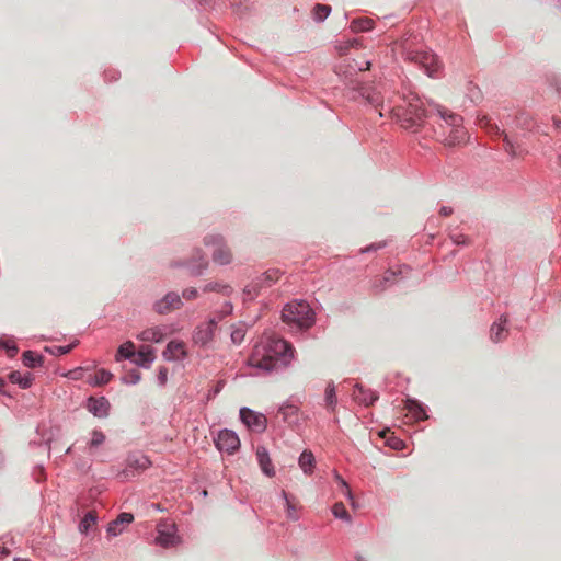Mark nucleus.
<instances>
[{"label": "nucleus", "mask_w": 561, "mask_h": 561, "mask_svg": "<svg viewBox=\"0 0 561 561\" xmlns=\"http://www.w3.org/2000/svg\"><path fill=\"white\" fill-rule=\"evenodd\" d=\"M282 318L288 324H295L298 328H310L314 321V313L307 302L293 301L284 307Z\"/></svg>", "instance_id": "7ed1b4c3"}, {"label": "nucleus", "mask_w": 561, "mask_h": 561, "mask_svg": "<svg viewBox=\"0 0 561 561\" xmlns=\"http://www.w3.org/2000/svg\"><path fill=\"white\" fill-rule=\"evenodd\" d=\"M360 43L357 38H344L342 42L335 44V48L340 55H345L352 48H358Z\"/></svg>", "instance_id": "c85d7f7f"}, {"label": "nucleus", "mask_w": 561, "mask_h": 561, "mask_svg": "<svg viewBox=\"0 0 561 561\" xmlns=\"http://www.w3.org/2000/svg\"><path fill=\"white\" fill-rule=\"evenodd\" d=\"M77 341L70 345H66V346H51V347H45V351L50 353L51 355L54 356H60V355H65V354H68L76 345H77Z\"/></svg>", "instance_id": "e433bc0d"}, {"label": "nucleus", "mask_w": 561, "mask_h": 561, "mask_svg": "<svg viewBox=\"0 0 561 561\" xmlns=\"http://www.w3.org/2000/svg\"><path fill=\"white\" fill-rule=\"evenodd\" d=\"M278 413L283 420L289 424H294L298 421V408L294 404H284L279 408Z\"/></svg>", "instance_id": "4be33fe9"}, {"label": "nucleus", "mask_w": 561, "mask_h": 561, "mask_svg": "<svg viewBox=\"0 0 561 561\" xmlns=\"http://www.w3.org/2000/svg\"><path fill=\"white\" fill-rule=\"evenodd\" d=\"M330 13H331V7L328 4H321V3H317L311 11L312 19L316 22L324 21L329 16Z\"/></svg>", "instance_id": "bb28decb"}, {"label": "nucleus", "mask_w": 561, "mask_h": 561, "mask_svg": "<svg viewBox=\"0 0 561 561\" xmlns=\"http://www.w3.org/2000/svg\"><path fill=\"white\" fill-rule=\"evenodd\" d=\"M347 84L353 89L359 91L360 95L366 99L368 103L374 105L375 107H381L383 110L385 105L380 95V92L377 91L374 87L368 84H363L358 80H350Z\"/></svg>", "instance_id": "6e6552de"}, {"label": "nucleus", "mask_w": 561, "mask_h": 561, "mask_svg": "<svg viewBox=\"0 0 561 561\" xmlns=\"http://www.w3.org/2000/svg\"><path fill=\"white\" fill-rule=\"evenodd\" d=\"M244 336L245 330L243 329V327L233 328V330L231 331V340L234 344H240L244 340Z\"/></svg>", "instance_id": "79ce46f5"}, {"label": "nucleus", "mask_w": 561, "mask_h": 561, "mask_svg": "<svg viewBox=\"0 0 561 561\" xmlns=\"http://www.w3.org/2000/svg\"><path fill=\"white\" fill-rule=\"evenodd\" d=\"M256 458L262 471L268 476L273 477L275 474L274 467L272 465L271 458L265 447H257L256 449Z\"/></svg>", "instance_id": "aec40b11"}, {"label": "nucleus", "mask_w": 561, "mask_h": 561, "mask_svg": "<svg viewBox=\"0 0 561 561\" xmlns=\"http://www.w3.org/2000/svg\"><path fill=\"white\" fill-rule=\"evenodd\" d=\"M505 142H506V151H508L512 156L516 154V151L514 149V146L507 140V137L505 136Z\"/></svg>", "instance_id": "603ef678"}, {"label": "nucleus", "mask_w": 561, "mask_h": 561, "mask_svg": "<svg viewBox=\"0 0 561 561\" xmlns=\"http://www.w3.org/2000/svg\"><path fill=\"white\" fill-rule=\"evenodd\" d=\"M137 360L136 363L139 365H145L153 362L154 352L151 346L144 345L137 352Z\"/></svg>", "instance_id": "a878e982"}, {"label": "nucleus", "mask_w": 561, "mask_h": 561, "mask_svg": "<svg viewBox=\"0 0 561 561\" xmlns=\"http://www.w3.org/2000/svg\"><path fill=\"white\" fill-rule=\"evenodd\" d=\"M204 291H218V293H222L225 295H229L232 289L229 285L227 284H221V283H217V282H211V283H208L205 287H204Z\"/></svg>", "instance_id": "473e14b6"}, {"label": "nucleus", "mask_w": 561, "mask_h": 561, "mask_svg": "<svg viewBox=\"0 0 561 561\" xmlns=\"http://www.w3.org/2000/svg\"><path fill=\"white\" fill-rule=\"evenodd\" d=\"M428 105L445 123L442 127H448L450 129L448 136L445 138V144L447 146L463 144L467 139V131L462 127V117L439 104L430 102Z\"/></svg>", "instance_id": "f03ea898"}, {"label": "nucleus", "mask_w": 561, "mask_h": 561, "mask_svg": "<svg viewBox=\"0 0 561 561\" xmlns=\"http://www.w3.org/2000/svg\"><path fill=\"white\" fill-rule=\"evenodd\" d=\"M325 401L328 405L333 407L336 402L335 389L333 385H329L325 389Z\"/></svg>", "instance_id": "37998d69"}, {"label": "nucleus", "mask_w": 561, "mask_h": 561, "mask_svg": "<svg viewBox=\"0 0 561 561\" xmlns=\"http://www.w3.org/2000/svg\"><path fill=\"white\" fill-rule=\"evenodd\" d=\"M352 398L354 401L364 404V405H370L375 401L378 400V394L370 389H365L360 385H355L354 390L352 392Z\"/></svg>", "instance_id": "4468645a"}, {"label": "nucleus", "mask_w": 561, "mask_h": 561, "mask_svg": "<svg viewBox=\"0 0 561 561\" xmlns=\"http://www.w3.org/2000/svg\"><path fill=\"white\" fill-rule=\"evenodd\" d=\"M134 348H135V346H134L133 342L128 341V342L124 343L118 348V353H117L116 359L118 360L119 356L124 357V358H130L135 354Z\"/></svg>", "instance_id": "4c0bfd02"}, {"label": "nucleus", "mask_w": 561, "mask_h": 561, "mask_svg": "<svg viewBox=\"0 0 561 561\" xmlns=\"http://www.w3.org/2000/svg\"><path fill=\"white\" fill-rule=\"evenodd\" d=\"M451 213H453V209L449 207H446V206L442 207L439 210V214L445 217L451 215Z\"/></svg>", "instance_id": "864d4df0"}, {"label": "nucleus", "mask_w": 561, "mask_h": 561, "mask_svg": "<svg viewBox=\"0 0 561 561\" xmlns=\"http://www.w3.org/2000/svg\"><path fill=\"white\" fill-rule=\"evenodd\" d=\"M299 467L307 474L312 472L314 466V456L310 450H304L299 457Z\"/></svg>", "instance_id": "393cba45"}, {"label": "nucleus", "mask_w": 561, "mask_h": 561, "mask_svg": "<svg viewBox=\"0 0 561 561\" xmlns=\"http://www.w3.org/2000/svg\"><path fill=\"white\" fill-rule=\"evenodd\" d=\"M388 111L398 117H404V121L410 123L408 127L419 124V122L426 115V111L419 105L417 100L415 103L409 102L407 108H403L402 106H398L397 108L388 107Z\"/></svg>", "instance_id": "0eeeda50"}, {"label": "nucleus", "mask_w": 561, "mask_h": 561, "mask_svg": "<svg viewBox=\"0 0 561 561\" xmlns=\"http://www.w3.org/2000/svg\"><path fill=\"white\" fill-rule=\"evenodd\" d=\"M215 444L220 451L233 454L240 447V439L232 431L224 430L219 432Z\"/></svg>", "instance_id": "1a4fd4ad"}, {"label": "nucleus", "mask_w": 561, "mask_h": 561, "mask_svg": "<svg viewBox=\"0 0 561 561\" xmlns=\"http://www.w3.org/2000/svg\"><path fill=\"white\" fill-rule=\"evenodd\" d=\"M105 440V435L101 431H93L92 438L89 443L90 448L99 447Z\"/></svg>", "instance_id": "a19ab883"}, {"label": "nucleus", "mask_w": 561, "mask_h": 561, "mask_svg": "<svg viewBox=\"0 0 561 561\" xmlns=\"http://www.w3.org/2000/svg\"><path fill=\"white\" fill-rule=\"evenodd\" d=\"M369 66H370V64H369L368 61H367V62H365V67L359 66V67H358L359 72H363V71H365V70H367V69H369Z\"/></svg>", "instance_id": "4d7b16f0"}, {"label": "nucleus", "mask_w": 561, "mask_h": 561, "mask_svg": "<svg viewBox=\"0 0 561 561\" xmlns=\"http://www.w3.org/2000/svg\"><path fill=\"white\" fill-rule=\"evenodd\" d=\"M341 482H342L345 493L352 499L350 486L346 484L345 481L341 480Z\"/></svg>", "instance_id": "5fc2aeb1"}, {"label": "nucleus", "mask_w": 561, "mask_h": 561, "mask_svg": "<svg viewBox=\"0 0 561 561\" xmlns=\"http://www.w3.org/2000/svg\"><path fill=\"white\" fill-rule=\"evenodd\" d=\"M87 409L96 417H104L107 415L108 401L104 398H89Z\"/></svg>", "instance_id": "2eb2a0df"}, {"label": "nucleus", "mask_w": 561, "mask_h": 561, "mask_svg": "<svg viewBox=\"0 0 561 561\" xmlns=\"http://www.w3.org/2000/svg\"><path fill=\"white\" fill-rule=\"evenodd\" d=\"M387 433H389V431L381 432V436L385 438L387 436Z\"/></svg>", "instance_id": "680f3d73"}, {"label": "nucleus", "mask_w": 561, "mask_h": 561, "mask_svg": "<svg viewBox=\"0 0 561 561\" xmlns=\"http://www.w3.org/2000/svg\"><path fill=\"white\" fill-rule=\"evenodd\" d=\"M182 306V300L176 293H169L162 299L153 305V309L159 314H165Z\"/></svg>", "instance_id": "9b49d317"}, {"label": "nucleus", "mask_w": 561, "mask_h": 561, "mask_svg": "<svg viewBox=\"0 0 561 561\" xmlns=\"http://www.w3.org/2000/svg\"><path fill=\"white\" fill-rule=\"evenodd\" d=\"M226 308H227L226 313L231 312V310H232V306H231L230 304H227V305H226Z\"/></svg>", "instance_id": "052dcab7"}, {"label": "nucleus", "mask_w": 561, "mask_h": 561, "mask_svg": "<svg viewBox=\"0 0 561 561\" xmlns=\"http://www.w3.org/2000/svg\"><path fill=\"white\" fill-rule=\"evenodd\" d=\"M375 22L373 19L367 16H360L354 19L350 24V31L352 33H365L374 30Z\"/></svg>", "instance_id": "412c9836"}, {"label": "nucleus", "mask_w": 561, "mask_h": 561, "mask_svg": "<svg viewBox=\"0 0 561 561\" xmlns=\"http://www.w3.org/2000/svg\"><path fill=\"white\" fill-rule=\"evenodd\" d=\"M14 561H28L26 559L15 558Z\"/></svg>", "instance_id": "e2e57ef3"}, {"label": "nucleus", "mask_w": 561, "mask_h": 561, "mask_svg": "<svg viewBox=\"0 0 561 561\" xmlns=\"http://www.w3.org/2000/svg\"><path fill=\"white\" fill-rule=\"evenodd\" d=\"M128 462H129V467L139 468V469H146L150 465L149 459L145 456L129 458Z\"/></svg>", "instance_id": "58836bf2"}, {"label": "nucleus", "mask_w": 561, "mask_h": 561, "mask_svg": "<svg viewBox=\"0 0 561 561\" xmlns=\"http://www.w3.org/2000/svg\"><path fill=\"white\" fill-rule=\"evenodd\" d=\"M407 58L423 68L430 77H434L440 68V62L433 53L411 50L407 53Z\"/></svg>", "instance_id": "39448f33"}, {"label": "nucleus", "mask_w": 561, "mask_h": 561, "mask_svg": "<svg viewBox=\"0 0 561 561\" xmlns=\"http://www.w3.org/2000/svg\"><path fill=\"white\" fill-rule=\"evenodd\" d=\"M231 8L238 13L243 14L248 10L251 9L253 3H250L249 0H229Z\"/></svg>", "instance_id": "72a5a7b5"}, {"label": "nucleus", "mask_w": 561, "mask_h": 561, "mask_svg": "<svg viewBox=\"0 0 561 561\" xmlns=\"http://www.w3.org/2000/svg\"><path fill=\"white\" fill-rule=\"evenodd\" d=\"M216 328L217 321L215 319L198 325L193 335L194 342L201 345L208 344L214 337Z\"/></svg>", "instance_id": "f8f14e48"}, {"label": "nucleus", "mask_w": 561, "mask_h": 561, "mask_svg": "<svg viewBox=\"0 0 561 561\" xmlns=\"http://www.w3.org/2000/svg\"><path fill=\"white\" fill-rule=\"evenodd\" d=\"M134 520V516L130 513H122L115 520L108 524L107 533L110 536H118L122 534L124 525H128Z\"/></svg>", "instance_id": "f3484780"}, {"label": "nucleus", "mask_w": 561, "mask_h": 561, "mask_svg": "<svg viewBox=\"0 0 561 561\" xmlns=\"http://www.w3.org/2000/svg\"><path fill=\"white\" fill-rule=\"evenodd\" d=\"M389 445L393 448V449H401L402 446H403V442L398 439V438H392L391 442H389Z\"/></svg>", "instance_id": "09e8293b"}, {"label": "nucleus", "mask_w": 561, "mask_h": 561, "mask_svg": "<svg viewBox=\"0 0 561 561\" xmlns=\"http://www.w3.org/2000/svg\"><path fill=\"white\" fill-rule=\"evenodd\" d=\"M3 347L7 348V353L10 357H14L18 354V347L15 345H9V343H0Z\"/></svg>", "instance_id": "de8ad7c7"}, {"label": "nucleus", "mask_w": 561, "mask_h": 561, "mask_svg": "<svg viewBox=\"0 0 561 561\" xmlns=\"http://www.w3.org/2000/svg\"><path fill=\"white\" fill-rule=\"evenodd\" d=\"M407 58L423 68L430 77H434L440 68V62L433 53L411 50L407 53Z\"/></svg>", "instance_id": "423d86ee"}, {"label": "nucleus", "mask_w": 561, "mask_h": 561, "mask_svg": "<svg viewBox=\"0 0 561 561\" xmlns=\"http://www.w3.org/2000/svg\"><path fill=\"white\" fill-rule=\"evenodd\" d=\"M174 525L169 524H159L158 525V536L157 542L164 547H172L178 543V537L174 535Z\"/></svg>", "instance_id": "ddd939ff"}, {"label": "nucleus", "mask_w": 561, "mask_h": 561, "mask_svg": "<svg viewBox=\"0 0 561 561\" xmlns=\"http://www.w3.org/2000/svg\"><path fill=\"white\" fill-rule=\"evenodd\" d=\"M404 408L413 415V417H415L416 420H425L427 419V415L425 413V410L423 409V407L421 405V403H419L417 401L415 400H411V399H408L405 401V405Z\"/></svg>", "instance_id": "b1692460"}, {"label": "nucleus", "mask_w": 561, "mask_h": 561, "mask_svg": "<svg viewBox=\"0 0 561 561\" xmlns=\"http://www.w3.org/2000/svg\"><path fill=\"white\" fill-rule=\"evenodd\" d=\"M240 417L247 427L254 432L261 433L266 428V417L251 409L242 408L240 410Z\"/></svg>", "instance_id": "9d476101"}, {"label": "nucleus", "mask_w": 561, "mask_h": 561, "mask_svg": "<svg viewBox=\"0 0 561 561\" xmlns=\"http://www.w3.org/2000/svg\"><path fill=\"white\" fill-rule=\"evenodd\" d=\"M257 278L262 283L264 288L270 287L280 278V272L278 270H268Z\"/></svg>", "instance_id": "cd10ccee"}, {"label": "nucleus", "mask_w": 561, "mask_h": 561, "mask_svg": "<svg viewBox=\"0 0 561 561\" xmlns=\"http://www.w3.org/2000/svg\"><path fill=\"white\" fill-rule=\"evenodd\" d=\"M397 275V272L392 270L386 271V273L382 276H378V280H385L387 284H392L394 282V277Z\"/></svg>", "instance_id": "c03bdc74"}, {"label": "nucleus", "mask_w": 561, "mask_h": 561, "mask_svg": "<svg viewBox=\"0 0 561 561\" xmlns=\"http://www.w3.org/2000/svg\"><path fill=\"white\" fill-rule=\"evenodd\" d=\"M4 387H5V381H4V379L0 378V393H4Z\"/></svg>", "instance_id": "6e6d98bb"}, {"label": "nucleus", "mask_w": 561, "mask_h": 561, "mask_svg": "<svg viewBox=\"0 0 561 561\" xmlns=\"http://www.w3.org/2000/svg\"><path fill=\"white\" fill-rule=\"evenodd\" d=\"M283 496L286 501V511H287V517L296 520L298 519L297 508L296 506L289 501L287 493L283 491Z\"/></svg>", "instance_id": "ea45409f"}, {"label": "nucleus", "mask_w": 561, "mask_h": 561, "mask_svg": "<svg viewBox=\"0 0 561 561\" xmlns=\"http://www.w3.org/2000/svg\"><path fill=\"white\" fill-rule=\"evenodd\" d=\"M453 241L456 244H466L467 243V237L459 234V236H453Z\"/></svg>", "instance_id": "8fccbe9b"}, {"label": "nucleus", "mask_w": 561, "mask_h": 561, "mask_svg": "<svg viewBox=\"0 0 561 561\" xmlns=\"http://www.w3.org/2000/svg\"><path fill=\"white\" fill-rule=\"evenodd\" d=\"M23 364L30 368L37 367L43 364V357L33 351H26L23 353Z\"/></svg>", "instance_id": "c756f323"}, {"label": "nucleus", "mask_w": 561, "mask_h": 561, "mask_svg": "<svg viewBox=\"0 0 561 561\" xmlns=\"http://www.w3.org/2000/svg\"><path fill=\"white\" fill-rule=\"evenodd\" d=\"M205 244L214 247L213 260L215 263L226 265L232 261V252L220 234L206 236Z\"/></svg>", "instance_id": "20e7f679"}, {"label": "nucleus", "mask_w": 561, "mask_h": 561, "mask_svg": "<svg viewBox=\"0 0 561 561\" xmlns=\"http://www.w3.org/2000/svg\"><path fill=\"white\" fill-rule=\"evenodd\" d=\"M165 330L161 327L148 328L141 331L137 337L144 342L160 343L165 337Z\"/></svg>", "instance_id": "6ab92c4d"}, {"label": "nucleus", "mask_w": 561, "mask_h": 561, "mask_svg": "<svg viewBox=\"0 0 561 561\" xmlns=\"http://www.w3.org/2000/svg\"><path fill=\"white\" fill-rule=\"evenodd\" d=\"M113 375L106 369H99L94 376V383L98 386L106 385L111 381Z\"/></svg>", "instance_id": "f704fd0d"}, {"label": "nucleus", "mask_w": 561, "mask_h": 561, "mask_svg": "<svg viewBox=\"0 0 561 561\" xmlns=\"http://www.w3.org/2000/svg\"><path fill=\"white\" fill-rule=\"evenodd\" d=\"M168 360H179L186 356L185 344L180 341H171L163 352Z\"/></svg>", "instance_id": "dca6fc26"}, {"label": "nucleus", "mask_w": 561, "mask_h": 561, "mask_svg": "<svg viewBox=\"0 0 561 561\" xmlns=\"http://www.w3.org/2000/svg\"><path fill=\"white\" fill-rule=\"evenodd\" d=\"M96 523V514L94 511H90L85 514L83 519L81 520L79 525V530L83 534H87L89 529L95 525Z\"/></svg>", "instance_id": "2f4dec72"}, {"label": "nucleus", "mask_w": 561, "mask_h": 561, "mask_svg": "<svg viewBox=\"0 0 561 561\" xmlns=\"http://www.w3.org/2000/svg\"><path fill=\"white\" fill-rule=\"evenodd\" d=\"M293 357L294 348L287 341L278 337H266L254 346L249 357V365L268 373L277 368L278 363L287 364L288 359Z\"/></svg>", "instance_id": "f257e3e1"}, {"label": "nucleus", "mask_w": 561, "mask_h": 561, "mask_svg": "<svg viewBox=\"0 0 561 561\" xmlns=\"http://www.w3.org/2000/svg\"><path fill=\"white\" fill-rule=\"evenodd\" d=\"M553 122L557 128H561V119L554 118Z\"/></svg>", "instance_id": "bf43d9fd"}, {"label": "nucleus", "mask_w": 561, "mask_h": 561, "mask_svg": "<svg viewBox=\"0 0 561 561\" xmlns=\"http://www.w3.org/2000/svg\"><path fill=\"white\" fill-rule=\"evenodd\" d=\"M9 553V551L3 548V549H0V559L3 558L4 556H7Z\"/></svg>", "instance_id": "13d9d810"}, {"label": "nucleus", "mask_w": 561, "mask_h": 561, "mask_svg": "<svg viewBox=\"0 0 561 561\" xmlns=\"http://www.w3.org/2000/svg\"><path fill=\"white\" fill-rule=\"evenodd\" d=\"M332 513L336 518L344 519L346 522H351V516L346 511L345 505L342 502L335 503L332 507Z\"/></svg>", "instance_id": "c9c22d12"}, {"label": "nucleus", "mask_w": 561, "mask_h": 561, "mask_svg": "<svg viewBox=\"0 0 561 561\" xmlns=\"http://www.w3.org/2000/svg\"><path fill=\"white\" fill-rule=\"evenodd\" d=\"M507 318L502 316L499 322H495L490 330V339L494 343L504 341L507 337L508 330L506 328Z\"/></svg>", "instance_id": "a211bd4d"}, {"label": "nucleus", "mask_w": 561, "mask_h": 561, "mask_svg": "<svg viewBox=\"0 0 561 561\" xmlns=\"http://www.w3.org/2000/svg\"><path fill=\"white\" fill-rule=\"evenodd\" d=\"M262 288H264V286L262 285V283L260 282L259 278H255L252 283L247 285L245 288L243 289L245 299H250V300L254 299L260 294V290Z\"/></svg>", "instance_id": "7c9ffc66"}, {"label": "nucleus", "mask_w": 561, "mask_h": 561, "mask_svg": "<svg viewBox=\"0 0 561 561\" xmlns=\"http://www.w3.org/2000/svg\"><path fill=\"white\" fill-rule=\"evenodd\" d=\"M387 282L385 280H378V276L373 280V287L374 289H376L377 291H382L386 289L387 287Z\"/></svg>", "instance_id": "a18cd8bd"}, {"label": "nucleus", "mask_w": 561, "mask_h": 561, "mask_svg": "<svg viewBox=\"0 0 561 561\" xmlns=\"http://www.w3.org/2000/svg\"><path fill=\"white\" fill-rule=\"evenodd\" d=\"M8 379L12 383L19 385L22 389H27L32 385V376H31V374L22 375L20 371H11L8 375Z\"/></svg>", "instance_id": "5701e85b"}, {"label": "nucleus", "mask_w": 561, "mask_h": 561, "mask_svg": "<svg viewBox=\"0 0 561 561\" xmlns=\"http://www.w3.org/2000/svg\"><path fill=\"white\" fill-rule=\"evenodd\" d=\"M208 265V262L206 260H203L202 263H199L196 267H193V272L195 274H201L202 271Z\"/></svg>", "instance_id": "3c124183"}, {"label": "nucleus", "mask_w": 561, "mask_h": 561, "mask_svg": "<svg viewBox=\"0 0 561 561\" xmlns=\"http://www.w3.org/2000/svg\"><path fill=\"white\" fill-rule=\"evenodd\" d=\"M197 297L196 288H187L183 291V298L187 300L195 299Z\"/></svg>", "instance_id": "49530a36"}]
</instances>
